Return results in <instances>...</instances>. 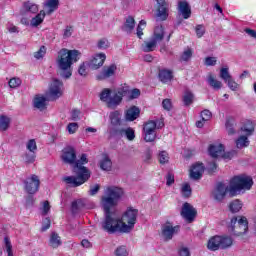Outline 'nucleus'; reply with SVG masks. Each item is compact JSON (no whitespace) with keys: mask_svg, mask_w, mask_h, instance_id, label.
Segmentation results:
<instances>
[{"mask_svg":"<svg viewBox=\"0 0 256 256\" xmlns=\"http://www.w3.org/2000/svg\"><path fill=\"white\" fill-rule=\"evenodd\" d=\"M123 194V188L110 186L105 189L104 195L101 198V205L105 214L102 229L110 235H113V233H123L121 218L117 217V214L113 211V208L117 207L119 199L123 197Z\"/></svg>","mask_w":256,"mask_h":256,"instance_id":"f257e3e1","label":"nucleus"},{"mask_svg":"<svg viewBox=\"0 0 256 256\" xmlns=\"http://www.w3.org/2000/svg\"><path fill=\"white\" fill-rule=\"evenodd\" d=\"M87 163H89L87 154H82L73 166V171L77 176H66L63 178V181L70 185V187H81V185L87 183V180L91 179V170L84 166Z\"/></svg>","mask_w":256,"mask_h":256,"instance_id":"f03ea898","label":"nucleus"},{"mask_svg":"<svg viewBox=\"0 0 256 256\" xmlns=\"http://www.w3.org/2000/svg\"><path fill=\"white\" fill-rule=\"evenodd\" d=\"M251 187H253V178L251 176L245 174L235 176L230 181L229 195L230 197H235L238 191H243V189L249 191Z\"/></svg>","mask_w":256,"mask_h":256,"instance_id":"7ed1b4c3","label":"nucleus"},{"mask_svg":"<svg viewBox=\"0 0 256 256\" xmlns=\"http://www.w3.org/2000/svg\"><path fill=\"white\" fill-rule=\"evenodd\" d=\"M228 231L234 237H241L249 231V222L245 216L242 217H233L228 224Z\"/></svg>","mask_w":256,"mask_h":256,"instance_id":"20e7f679","label":"nucleus"},{"mask_svg":"<svg viewBox=\"0 0 256 256\" xmlns=\"http://www.w3.org/2000/svg\"><path fill=\"white\" fill-rule=\"evenodd\" d=\"M79 59H81V52L79 50L62 48L58 52V65H75Z\"/></svg>","mask_w":256,"mask_h":256,"instance_id":"39448f33","label":"nucleus"},{"mask_svg":"<svg viewBox=\"0 0 256 256\" xmlns=\"http://www.w3.org/2000/svg\"><path fill=\"white\" fill-rule=\"evenodd\" d=\"M139 215V210L130 208L126 210L120 219L122 225V233H131L137 223V217Z\"/></svg>","mask_w":256,"mask_h":256,"instance_id":"423d86ee","label":"nucleus"},{"mask_svg":"<svg viewBox=\"0 0 256 256\" xmlns=\"http://www.w3.org/2000/svg\"><path fill=\"white\" fill-rule=\"evenodd\" d=\"M127 93H129V86L124 84V86L112 92L110 99L108 100V104H106L107 107L109 109H115L116 107H119L123 101V97H127Z\"/></svg>","mask_w":256,"mask_h":256,"instance_id":"0eeeda50","label":"nucleus"},{"mask_svg":"<svg viewBox=\"0 0 256 256\" xmlns=\"http://www.w3.org/2000/svg\"><path fill=\"white\" fill-rule=\"evenodd\" d=\"M24 189L29 195H35L37 191H39V187L41 185V180L39 176L32 174L30 177H27L24 181Z\"/></svg>","mask_w":256,"mask_h":256,"instance_id":"6e6552de","label":"nucleus"},{"mask_svg":"<svg viewBox=\"0 0 256 256\" xmlns=\"http://www.w3.org/2000/svg\"><path fill=\"white\" fill-rule=\"evenodd\" d=\"M109 120V133L112 136L114 135V133H116V131H119V129L125 125L123 124V120L121 119V112H119V110L111 112L109 115Z\"/></svg>","mask_w":256,"mask_h":256,"instance_id":"1a4fd4ad","label":"nucleus"},{"mask_svg":"<svg viewBox=\"0 0 256 256\" xmlns=\"http://www.w3.org/2000/svg\"><path fill=\"white\" fill-rule=\"evenodd\" d=\"M179 226H173L171 222H166L162 224L161 227V237L164 241H171L174 235L179 233Z\"/></svg>","mask_w":256,"mask_h":256,"instance_id":"9d476101","label":"nucleus"},{"mask_svg":"<svg viewBox=\"0 0 256 256\" xmlns=\"http://www.w3.org/2000/svg\"><path fill=\"white\" fill-rule=\"evenodd\" d=\"M63 82L58 79H54L49 87L48 97L50 101H57L59 97L63 95Z\"/></svg>","mask_w":256,"mask_h":256,"instance_id":"9b49d317","label":"nucleus"},{"mask_svg":"<svg viewBox=\"0 0 256 256\" xmlns=\"http://www.w3.org/2000/svg\"><path fill=\"white\" fill-rule=\"evenodd\" d=\"M156 20L167 21L169 18V4L165 0H156Z\"/></svg>","mask_w":256,"mask_h":256,"instance_id":"f8f14e48","label":"nucleus"},{"mask_svg":"<svg viewBox=\"0 0 256 256\" xmlns=\"http://www.w3.org/2000/svg\"><path fill=\"white\" fill-rule=\"evenodd\" d=\"M181 216L188 223H193V221H195V217H197V210L195 209V207H193V205L186 202L182 206Z\"/></svg>","mask_w":256,"mask_h":256,"instance_id":"ddd939ff","label":"nucleus"},{"mask_svg":"<svg viewBox=\"0 0 256 256\" xmlns=\"http://www.w3.org/2000/svg\"><path fill=\"white\" fill-rule=\"evenodd\" d=\"M227 193H229V186L223 182H219L216 185L215 190L212 192V197L215 199V201L221 203V201L225 199Z\"/></svg>","mask_w":256,"mask_h":256,"instance_id":"4468645a","label":"nucleus"},{"mask_svg":"<svg viewBox=\"0 0 256 256\" xmlns=\"http://www.w3.org/2000/svg\"><path fill=\"white\" fill-rule=\"evenodd\" d=\"M62 161L67 165H75L77 161V152H75V148L66 147L62 152Z\"/></svg>","mask_w":256,"mask_h":256,"instance_id":"2eb2a0df","label":"nucleus"},{"mask_svg":"<svg viewBox=\"0 0 256 256\" xmlns=\"http://www.w3.org/2000/svg\"><path fill=\"white\" fill-rule=\"evenodd\" d=\"M112 137H119L120 139L126 137L128 141H133L135 139V130L131 127L123 126L113 133Z\"/></svg>","mask_w":256,"mask_h":256,"instance_id":"dca6fc26","label":"nucleus"},{"mask_svg":"<svg viewBox=\"0 0 256 256\" xmlns=\"http://www.w3.org/2000/svg\"><path fill=\"white\" fill-rule=\"evenodd\" d=\"M117 73V66L110 65V66H104L102 68V71L96 75L97 81H105V79H109V77H113Z\"/></svg>","mask_w":256,"mask_h":256,"instance_id":"f3484780","label":"nucleus"},{"mask_svg":"<svg viewBox=\"0 0 256 256\" xmlns=\"http://www.w3.org/2000/svg\"><path fill=\"white\" fill-rule=\"evenodd\" d=\"M178 13L182 15L183 19H189L191 17V6L187 0L178 2Z\"/></svg>","mask_w":256,"mask_h":256,"instance_id":"a211bd4d","label":"nucleus"},{"mask_svg":"<svg viewBox=\"0 0 256 256\" xmlns=\"http://www.w3.org/2000/svg\"><path fill=\"white\" fill-rule=\"evenodd\" d=\"M33 106L39 111H45V109H47V97L42 94L35 95L33 99Z\"/></svg>","mask_w":256,"mask_h":256,"instance_id":"6ab92c4d","label":"nucleus"},{"mask_svg":"<svg viewBox=\"0 0 256 256\" xmlns=\"http://www.w3.org/2000/svg\"><path fill=\"white\" fill-rule=\"evenodd\" d=\"M208 151L213 159H219V157H223V153H225V146H223V144L210 145Z\"/></svg>","mask_w":256,"mask_h":256,"instance_id":"aec40b11","label":"nucleus"},{"mask_svg":"<svg viewBox=\"0 0 256 256\" xmlns=\"http://www.w3.org/2000/svg\"><path fill=\"white\" fill-rule=\"evenodd\" d=\"M163 39H165V27L163 25L156 26L151 36V40L159 44Z\"/></svg>","mask_w":256,"mask_h":256,"instance_id":"412c9836","label":"nucleus"},{"mask_svg":"<svg viewBox=\"0 0 256 256\" xmlns=\"http://www.w3.org/2000/svg\"><path fill=\"white\" fill-rule=\"evenodd\" d=\"M205 171V167L203 166V164H194L192 166V169L190 170V177L191 179H194L195 181H197L198 179H200L201 177H203V173Z\"/></svg>","mask_w":256,"mask_h":256,"instance_id":"4be33fe9","label":"nucleus"},{"mask_svg":"<svg viewBox=\"0 0 256 256\" xmlns=\"http://www.w3.org/2000/svg\"><path fill=\"white\" fill-rule=\"evenodd\" d=\"M57 75L62 79H69L73 75V68H71V65H59Z\"/></svg>","mask_w":256,"mask_h":256,"instance_id":"5701e85b","label":"nucleus"},{"mask_svg":"<svg viewBox=\"0 0 256 256\" xmlns=\"http://www.w3.org/2000/svg\"><path fill=\"white\" fill-rule=\"evenodd\" d=\"M158 79L161 81V83H169L173 80V71L160 69L158 72Z\"/></svg>","mask_w":256,"mask_h":256,"instance_id":"b1692460","label":"nucleus"},{"mask_svg":"<svg viewBox=\"0 0 256 256\" xmlns=\"http://www.w3.org/2000/svg\"><path fill=\"white\" fill-rule=\"evenodd\" d=\"M133 29H135V18H133V16H128L122 26V31H125V33L130 35V33H133Z\"/></svg>","mask_w":256,"mask_h":256,"instance_id":"393cba45","label":"nucleus"},{"mask_svg":"<svg viewBox=\"0 0 256 256\" xmlns=\"http://www.w3.org/2000/svg\"><path fill=\"white\" fill-rule=\"evenodd\" d=\"M140 113H141V110H139V108H137V106H133L126 111L125 119H126V121H135V119H137V117H139Z\"/></svg>","mask_w":256,"mask_h":256,"instance_id":"a878e982","label":"nucleus"},{"mask_svg":"<svg viewBox=\"0 0 256 256\" xmlns=\"http://www.w3.org/2000/svg\"><path fill=\"white\" fill-rule=\"evenodd\" d=\"M225 127L228 135H235L237 133V131L235 130V127H237V122L235 121V118L228 117L226 119Z\"/></svg>","mask_w":256,"mask_h":256,"instance_id":"bb28decb","label":"nucleus"},{"mask_svg":"<svg viewBox=\"0 0 256 256\" xmlns=\"http://www.w3.org/2000/svg\"><path fill=\"white\" fill-rule=\"evenodd\" d=\"M218 243H220V249H229L233 246V238L231 236H219Z\"/></svg>","mask_w":256,"mask_h":256,"instance_id":"cd10ccee","label":"nucleus"},{"mask_svg":"<svg viewBox=\"0 0 256 256\" xmlns=\"http://www.w3.org/2000/svg\"><path fill=\"white\" fill-rule=\"evenodd\" d=\"M99 167L100 169H102V171H110L113 167V162L111 161V158H109V156L107 155H104L99 162Z\"/></svg>","mask_w":256,"mask_h":256,"instance_id":"c85d7f7f","label":"nucleus"},{"mask_svg":"<svg viewBox=\"0 0 256 256\" xmlns=\"http://www.w3.org/2000/svg\"><path fill=\"white\" fill-rule=\"evenodd\" d=\"M207 83L214 89V91H219L223 87V83L215 78L212 74L208 75Z\"/></svg>","mask_w":256,"mask_h":256,"instance_id":"c756f323","label":"nucleus"},{"mask_svg":"<svg viewBox=\"0 0 256 256\" xmlns=\"http://www.w3.org/2000/svg\"><path fill=\"white\" fill-rule=\"evenodd\" d=\"M157 45V42H155L151 38L150 41H145L142 44V51H144V53H151L152 51H155V49H157Z\"/></svg>","mask_w":256,"mask_h":256,"instance_id":"7c9ffc66","label":"nucleus"},{"mask_svg":"<svg viewBox=\"0 0 256 256\" xmlns=\"http://www.w3.org/2000/svg\"><path fill=\"white\" fill-rule=\"evenodd\" d=\"M11 127V117L7 115L0 116V131H7Z\"/></svg>","mask_w":256,"mask_h":256,"instance_id":"2f4dec72","label":"nucleus"},{"mask_svg":"<svg viewBox=\"0 0 256 256\" xmlns=\"http://www.w3.org/2000/svg\"><path fill=\"white\" fill-rule=\"evenodd\" d=\"M45 20V10H41L35 17L31 20L32 27H39L41 23Z\"/></svg>","mask_w":256,"mask_h":256,"instance_id":"473e14b6","label":"nucleus"},{"mask_svg":"<svg viewBox=\"0 0 256 256\" xmlns=\"http://www.w3.org/2000/svg\"><path fill=\"white\" fill-rule=\"evenodd\" d=\"M106 59L107 56L105 55V53L96 54L92 57L90 65H103Z\"/></svg>","mask_w":256,"mask_h":256,"instance_id":"72a5a7b5","label":"nucleus"},{"mask_svg":"<svg viewBox=\"0 0 256 256\" xmlns=\"http://www.w3.org/2000/svg\"><path fill=\"white\" fill-rule=\"evenodd\" d=\"M219 236H214L208 241V249L210 251H219L221 249L220 242H218Z\"/></svg>","mask_w":256,"mask_h":256,"instance_id":"f704fd0d","label":"nucleus"},{"mask_svg":"<svg viewBox=\"0 0 256 256\" xmlns=\"http://www.w3.org/2000/svg\"><path fill=\"white\" fill-rule=\"evenodd\" d=\"M194 99H195V95L192 94L191 91L187 90L184 92L182 101H183L185 107H189V105H193Z\"/></svg>","mask_w":256,"mask_h":256,"instance_id":"c9c22d12","label":"nucleus"},{"mask_svg":"<svg viewBox=\"0 0 256 256\" xmlns=\"http://www.w3.org/2000/svg\"><path fill=\"white\" fill-rule=\"evenodd\" d=\"M50 247H52V249H57V247H60L61 245V237L59 236V234L57 233H52L51 237H50Z\"/></svg>","mask_w":256,"mask_h":256,"instance_id":"e433bc0d","label":"nucleus"},{"mask_svg":"<svg viewBox=\"0 0 256 256\" xmlns=\"http://www.w3.org/2000/svg\"><path fill=\"white\" fill-rule=\"evenodd\" d=\"M23 7L25 11H28V13H39V6L30 1L24 2Z\"/></svg>","mask_w":256,"mask_h":256,"instance_id":"4c0bfd02","label":"nucleus"},{"mask_svg":"<svg viewBox=\"0 0 256 256\" xmlns=\"http://www.w3.org/2000/svg\"><path fill=\"white\" fill-rule=\"evenodd\" d=\"M237 149H244V147H249V138L247 136H240L236 140Z\"/></svg>","mask_w":256,"mask_h":256,"instance_id":"58836bf2","label":"nucleus"},{"mask_svg":"<svg viewBox=\"0 0 256 256\" xmlns=\"http://www.w3.org/2000/svg\"><path fill=\"white\" fill-rule=\"evenodd\" d=\"M112 91L109 88H104L102 92L100 93V101H103L106 103V105L109 103V99L111 98Z\"/></svg>","mask_w":256,"mask_h":256,"instance_id":"ea45409f","label":"nucleus"},{"mask_svg":"<svg viewBox=\"0 0 256 256\" xmlns=\"http://www.w3.org/2000/svg\"><path fill=\"white\" fill-rule=\"evenodd\" d=\"M242 208L243 204L239 200H233L229 205V209L232 213H239Z\"/></svg>","mask_w":256,"mask_h":256,"instance_id":"a19ab883","label":"nucleus"},{"mask_svg":"<svg viewBox=\"0 0 256 256\" xmlns=\"http://www.w3.org/2000/svg\"><path fill=\"white\" fill-rule=\"evenodd\" d=\"M126 97L131 101L133 99H139L141 97V90L134 88L131 90L128 86V93L126 94Z\"/></svg>","mask_w":256,"mask_h":256,"instance_id":"79ce46f5","label":"nucleus"},{"mask_svg":"<svg viewBox=\"0 0 256 256\" xmlns=\"http://www.w3.org/2000/svg\"><path fill=\"white\" fill-rule=\"evenodd\" d=\"M191 193H192L191 185H189V183L183 184L181 187L182 197H184L185 199H189V197H191Z\"/></svg>","mask_w":256,"mask_h":256,"instance_id":"37998d69","label":"nucleus"},{"mask_svg":"<svg viewBox=\"0 0 256 256\" xmlns=\"http://www.w3.org/2000/svg\"><path fill=\"white\" fill-rule=\"evenodd\" d=\"M80 209H93L95 207L94 204H89L88 200L86 199H79L74 201Z\"/></svg>","mask_w":256,"mask_h":256,"instance_id":"c03bdc74","label":"nucleus"},{"mask_svg":"<svg viewBox=\"0 0 256 256\" xmlns=\"http://www.w3.org/2000/svg\"><path fill=\"white\" fill-rule=\"evenodd\" d=\"M241 131H243V133H246L247 136L253 135V133L255 131V127L253 126V123L246 122L243 125V127H241Z\"/></svg>","mask_w":256,"mask_h":256,"instance_id":"a18cd8bd","label":"nucleus"},{"mask_svg":"<svg viewBox=\"0 0 256 256\" xmlns=\"http://www.w3.org/2000/svg\"><path fill=\"white\" fill-rule=\"evenodd\" d=\"M145 27H147V22L145 20H141L136 28V35L138 39L143 37V31L145 30Z\"/></svg>","mask_w":256,"mask_h":256,"instance_id":"49530a36","label":"nucleus"},{"mask_svg":"<svg viewBox=\"0 0 256 256\" xmlns=\"http://www.w3.org/2000/svg\"><path fill=\"white\" fill-rule=\"evenodd\" d=\"M220 79H223L225 83L230 81V79H233V77H231V74L229 73V68H221Z\"/></svg>","mask_w":256,"mask_h":256,"instance_id":"de8ad7c7","label":"nucleus"},{"mask_svg":"<svg viewBox=\"0 0 256 256\" xmlns=\"http://www.w3.org/2000/svg\"><path fill=\"white\" fill-rule=\"evenodd\" d=\"M5 251L8 256H13V245H11V240L9 237L4 238Z\"/></svg>","mask_w":256,"mask_h":256,"instance_id":"09e8293b","label":"nucleus"},{"mask_svg":"<svg viewBox=\"0 0 256 256\" xmlns=\"http://www.w3.org/2000/svg\"><path fill=\"white\" fill-rule=\"evenodd\" d=\"M158 159L161 165H165V163H169V154L167 153V151H161L158 154Z\"/></svg>","mask_w":256,"mask_h":256,"instance_id":"8fccbe9b","label":"nucleus"},{"mask_svg":"<svg viewBox=\"0 0 256 256\" xmlns=\"http://www.w3.org/2000/svg\"><path fill=\"white\" fill-rule=\"evenodd\" d=\"M144 140L147 143H153V141H155L157 134H155V132H150V131H144Z\"/></svg>","mask_w":256,"mask_h":256,"instance_id":"3c124183","label":"nucleus"},{"mask_svg":"<svg viewBox=\"0 0 256 256\" xmlns=\"http://www.w3.org/2000/svg\"><path fill=\"white\" fill-rule=\"evenodd\" d=\"M47 53V47L41 46L38 51L34 52L35 59H43Z\"/></svg>","mask_w":256,"mask_h":256,"instance_id":"603ef678","label":"nucleus"},{"mask_svg":"<svg viewBox=\"0 0 256 256\" xmlns=\"http://www.w3.org/2000/svg\"><path fill=\"white\" fill-rule=\"evenodd\" d=\"M47 6L50 9V13L59 9V0H48Z\"/></svg>","mask_w":256,"mask_h":256,"instance_id":"864d4df0","label":"nucleus"},{"mask_svg":"<svg viewBox=\"0 0 256 256\" xmlns=\"http://www.w3.org/2000/svg\"><path fill=\"white\" fill-rule=\"evenodd\" d=\"M155 129H157V124L153 120L148 121L144 126V131L155 132Z\"/></svg>","mask_w":256,"mask_h":256,"instance_id":"5fc2aeb1","label":"nucleus"},{"mask_svg":"<svg viewBox=\"0 0 256 256\" xmlns=\"http://www.w3.org/2000/svg\"><path fill=\"white\" fill-rule=\"evenodd\" d=\"M192 57H193V50L191 48H188L187 50H185L181 55L182 61H189V59H191Z\"/></svg>","mask_w":256,"mask_h":256,"instance_id":"6e6d98bb","label":"nucleus"},{"mask_svg":"<svg viewBox=\"0 0 256 256\" xmlns=\"http://www.w3.org/2000/svg\"><path fill=\"white\" fill-rule=\"evenodd\" d=\"M26 148L28 149V151H30V153H35V151H37V142H35L34 139L29 140Z\"/></svg>","mask_w":256,"mask_h":256,"instance_id":"4d7b16f0","label":"nucleus"},{"mask_svg":"<svg viewBox=\"0 0 256 256\" xmlns=\"http://www.w3.org/2000/svg\"><path fill=\"white\" fill-rule=\"evenodd\" d=\"M8 85L11 89H17V87H19V85H21V79L12 78L9 80Z\"/></svg>","mask_w":256,"mask_h":256,"instance_id":"13d9d810","label":"nucleus"},{"mask_svg":"<svg viewBox=\"0 0 256 256\" xmlns=\"http://www.w3.org/2000/svg\"><path fill=\"white\" fill-rule=\"evenodd\" d=\"M116 256H128L129 252L127 251V248L125 246H120L115 250Z\"/></svg>","mask_w":256,"mask_h":256,"instance_id":"bf43d9fd","label":"nucleus"},{"mask_svg":"<svg viewBox=\"0 0 256 256\" xmlns=\"http://www.w3.org/2000/svg\"><path fill=\"white\" fill-rule=\"evenodd\" d=\"M35 152L26 153L24 155L25 163H35Z\"/></svg>","mask_w":256,"mask_h":256,"instance_id":"052dcab7","label":"nucleus"},{"mask_svg":"<svg viewBox=\"0 0 256 256\" xmlns=\"http://www.w3.org/2000/svg\"><path fill=\"white\" fill-rule=\"evenodd\" d=\"M195 31H196V35H197L198 39H201V37H203L205 35V27L201 24H199L195 27Z\"/></svg>","mask_w":256,"mask_h":256,"instance_id":"680f3d73","label":"nucleus"},{"mask_svg":"<svg viewBox=\"0 0 256 256\" xmlns=\"http://www.w3.org/2000/svg\"><path fill=\"white\" fill-rule=\"evenodd\" d=\"M68 132L70 133V135H73V133H75L78 129H79V124L73 122V123H69L67 126Z\"/></svg>","mask_w":256,"mask_h":256,"instance_id":"e2e57ef3","label":"nucleus"},{"mask_svg":"<svg viewBox=\"0 0 256 256\" xmlns=\"http://www.w3.org/2000/svg\"><path fill=\"white\" fill-rule=\"evenodd\" d=\"M109 47V40L102 38L98 41V49H107Z\"/></svg>","mask_w":256,"mask_h":256,"instance_id":"0e129e2a","label":"nucleus"},{"mask_svg":"<svg viewBox=\"0 0 256 256\" xmlns=\"http://www.w3.org/2000/svg\"><path fill=\"white\" fill-rule=\"evenodd\" d=\"M73 35V26H66L63 33L64 39H69Z\"/></svg>","mask_w":256,"mask_h":256,"instance_id":"69168bd1","label":"nucleus"},{"mask_svg":"<svg viewBox=\"0 0 256 256\" xmlns=\"http://www.w3.org/2000/svg\"><path fill=\"white\" fill-rule=\"evenodd\" d=\"M202 121H209L211 117H213V114L209 110H204L201 112Z\"/></svg>","mask_w":256,"mask_h":256,"instance_id":"338daca9","label":"nucleus"},{"mask_svg":"<svg viewBox=\"0 0 256 256\" xmlns=\"http://www.w3.org/2000/svg\"><path fill=\"white\" fill-rule=\"evenodd\" d=\"M237 155V151L232 150V151H228V152H224L222 155L223 159H233V157H235Z\"/></svg>","mask_w":256,"mask_h":256,"instance_id":"774afa93","label":"nucleus"}]
</instances>
